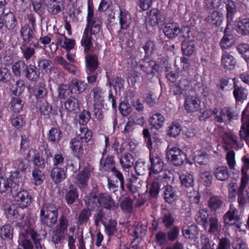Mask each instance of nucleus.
<instances>
[{
	"instance_id": "obj_1",
	"label": "nucleus",
	"mask_w": 249,
	"mask_h": 249,
	"mask_svg": "<svg viewBox=\"0 0 249 249\" xmlns=\"http://www.w3.org/2000/svg\"><path fill=\"white\" fill-rule=\"evenodd\" d=\"M150 165L148 167L149 178L150 180H162L170 179L167 171L164 170V163L160 154L150 152L149 155Z\"/></svg>"
},
{
	"instance_id": "obj_2",
	"label": "nucleus",
	"mask_w": 249,
	"mask_h": 249,
	"mask_svg": "<svg viewBox=\"0 0 249 249\" xmlns=\"http://www.w3.org/2000/svg\"><path fill=\"white\" fill-rule=\"evenodd\" d=\"M11 195L16 202V205H18L20 209H23L29 206L32 201V197L30 193L22 188H15L13 191L10 192Z\"/></svg>"
},
{
	"instance_id": "obj_3",
	"label": "nucleus",
	"mask_w": 249,
	"mask_h": 249,
	"mask_svg": "<svg viewBox=\"0 0 249 249\" xmlns=\"http://www.w3.org/2000/svg\"><path fill=\"white\" fill-rule=\"evenodd\" d=\"M35 19H33L32 22L33 27L25 24L22 27L20 30V35L22 39L21 43L28 44L34 47H38L39 43L36 36V30L34 27Z\"/></svg>"
},
{
	"instance_id": "obj_4",
	"label": "nucleus",
	"mask_w": 249,
	"mask_h": 249,
	"mask_svg": "<svg viewBox=\"0 0 249 249\" xmlns=\"http://www.w3.org/2000/svg\"><path fill=\"white\" fill-rule=\"evenodd\" d=\"M40 149L41 153L35 154L33 158L34 164L37 169H44L48 160L52 157V153L47 143H44Z\"/></svg>"
},
{
	"instance_id": "obj_5",
	"label": "nucleus",
	"mask_w": 249,
	"mask_h": 249,
	"mask_svg": "<svg viewBox=\"0 0 249 249\" xmlns=\"http://www.w3.org/2000/svg\"><path fill=\"white\" fill-rule=\"evenodd\" d=\"M87 21V24L84 30L92 35L99 32L101 28L102 21L99 18L94 16L93 7L90 5H88Z\"/></svg>"
},
{
	"instance_id": "obj_6",
	"label": "nucleus",
	"mask_w": 249,
	"mask_h": 249,
	"mask_svg": "<svg viewBox=\"0 0 249 249\" xmlns=\"http://www.w3.org/2000/svg\"><path fill=\"white\" fill-rule=\"evenodd\" d=\"M111 172L116 179L114 180L110 178H107V186L111 193L117 195L119 193V186L117 184L119 183L122 191H125L124 178L123 174L117 168Z\"/></svg>"
},
{
	"instance_id": "obj_7",
	"label": "nucleus",
	"mask_w": 249,
	"mask_h": 249,
	"mask_svg": "<svg viewBox=\"0 0 249 249\" xmlns=\"http://www.w3.org/2000/svg\"><path fill=\"white\" fill-rule=\"evenodd\" d=\"M183 31H185L188 34L187 36L183 34L182 35L183 37L186 38L189 36L190 29L188 27H184L180 29L179 25L175 22L167 23L165 24L163 28V32L165 36L170 39L175 38Z\"/></svg>"
},
{
	"instance_id": "obj_8",
	"label": "nucleus",
	"mask_w": 249,
	"mask_h": 249,
	"mask_svg": "<svg viewBox=\"0 0 249 249\" xmlns=\"http://www.w3.org/2000/svg\"><path fill=\"white\" fill-rule=\"evenodd\" d=\"M167 157L170 162L175 166H180L186 160L185 154L178 147L169 149L167 152Z\"/></svg>"
},
{
	"instance_id": "obj_9",
	"label": "nucleus",
	"mask_w": 249,
	"mask_h": 249,
	"mask_svg": "<svg viewBox=\"0 0 249 249\" xmlns=\"http://www.w3.org/2000/svg\"><path fill=\"white\" fill-rule=\"evenodd\" d=\"M138 66L142 71L148 75L155 74L158 71L159 67L155 61L150 59L147 56L140 60Z\"/></svg>"
},
{
	"instance_id": "obj_10",
	"label": "nucleus",
	"mask_w": 249,
	"mask_h": 249,
	"mask_svg": "<svg viewBox=\"0 0 249 249\" xmlns=\"http://www.w3.org/2000/svg\"><path fill=\"white\" fill-rule=\"evenodd\" d=\"M90 176L91 170L89 165L85 167L77 174L75 177V183L81 190L87 187Z\"/></svg>"
},
{
	"instance_id": "obj_11",
	"label": "nucleus",
	"mask_w": 249,
	"mask_h": 249,
	"mask_svg": "<svg viewBox=\"0 0 249 249\" xmlns=\"http://www.w3.org/2000/svg\"><path fill=\"white\" fill-rule=\"evenodd\" d=\"M48 12L52 15L60 13L64 8V0H43Z\"/></svg>"
},
{
	"instance_id": "obj_12",
	"label": "nucleus",
	"mask_w": 249,
	"mask_h": 249,
	"mask_svg": "<svg viewBox=\"0 0 249 249\" xmlns=\"http://www.w3.org/2000/svg\"><path fill=\"white\" fill-rule=\"evenodd\" d=\"M222 139L225 144L224 147L226 150L231 148L238 149L241 147L238 143L237 136L231 132L224 133Z\"/></svg>"
},
{
	"instance_id": "obj_13",
	"label": "nucleus",
	"mask_w": 249,
	"mask_h": 249,
	"mask_svg": "<svg viewBox=\"0 0 249 249\" xmlns=\"http://www.w3.org/2000/svg\"><path fill=\"white\" fill-rule=\"evenodd\" d=\"M85 55L86 66L88 71L93 72L98 70H101L97 54L89 52L85 53Z\"/></svg>"
},
{
	"instance_id": "obj_14",
	"label": "nucleus",
	"mask_w": 249,
	"mask_h": 249,
	"mask_svg": "<svg viewBox=\"0 0 249 249\" xmlns=\"http://www.w3.org/2000/svg\"><path fill=\"white\" fill-rule=\"evenodd\" d=\"M64 107L65 109L64 110H59L62 117L64 115L65 110L67 112L77 113L80 109L79 100L73 96H71L69 99L65 102Z\"/></svg>"
},
{
	"instance_id": "obj_15",
	"label": "nucleus",
	"mask_w": 249,
	"mask_h": 249,
	"mask_svg": "<svg viewBox=\"0 0 249 249\" xmlns=\"http://www.w3.org/2000/svg\"><path fill=\"white\" fill-rule=\"evenodd\" d=\"M69 145L73 155L80 159L84 155V147L85 146V144L82 142L79 139L74 138L71 139Z\"/></svg>"
},
{
	"instance_id": "obj_16",
	"label": "nucleus",
	"mask_w": 249,
	"mask_h": 249,
	"mask_svg": "<svg viewBox=\"0 0 249 249\" xmlns=\"http://www.w3.org/2000/svg\"><path fill=\"white\" fill-rule=\"evenodd\" d=\"M238 211L234 208H230L229 210L223 216L224 222L226 225H237L238 228H240L239 226L240 223V217L238 215Z\"/></svg>"
},
{
	"instance_id": "obj_17",
	"label": "nucleus",
	"mask_w": 249,
	"mask_h": 249,
	"mask_svg": "<svg viewBox=\"0 0 249 249\" xmlns=\"http://www.w3.org/2000/svg\"><path fill=\"white\" fill-rule=\"evenodd\" d=\"M100 207L107 210H114L117 206L111 196L108 193H100L99 194Z\"/></svg>"
},
{
	"instance_id": "obj_18",
	"label": "nucleus",
	"mask_w": 249,
	"mask_h": 249,
	"mask_svg": "<svg viewBox=\"0 0 249 249\" xmlns=\"http://www.w3.org/2000/svg\"><path fill=\"white\" fill-rule=\"evenodd\" d=\"M104 226L105 227V232L108 237V241H109L113 236H115L118 239L121 238V234L118 233V229L117 228V222L116 220L110 219L108 222L104 224Z\"/></svg>"
},
{
	"instance_id": "obj_19",
	"label": "nucleus",
	"mask_w": 249,
	"mask_h": 249,
	"mask_svg": "<svg viewBox=\"0 0 249 249\" xmlns=\"http://www.w3.org/2000/svg\"><path fill=\"white\" fill-rule=\"evenodd\" d=\"M67 168L61 167H54L51 171V177L53 181L55 184L61 182L62 180L65 179L67 177L66 172Z\"/></svg>"
},
{
	"instance_id": "obj_20",
	"label": "nucleus",
	"mask_w": 249,
	"mask_h": 249,
	"mask_svg": "<svg viewBox=\"0 0 249 249\" xmlns=\"http://www.w3.org/2000/svg\"><path fill=\"white\" fill-rule=\"evenodd\" d=\"M119 18L120 29L126 30L132 21L130 14L125 9L120 8Z\"/></svg>"
},
{
	"instance_id": "obj_21",
	"label": "nucleus",
	"mask_w": 249,
	"mask_h": 249,
	"mask_svg": "<svg viewBox=\"0 0 249 249\" xmlns=\"http://www.w3.org/2000/svg\"><path fill=\"white\" fill-rule=\"evenodd\" d=\"M40 71L35 65L29 64L25 71V77L29 81H36L39 78Z\"/></svg>"
},
{
	"instance_id": "obj_22",
	"label": "nucleus",
	"mask_w": 249,
	"mask_h": 249,
	"mask_svg": "<svg viewBox=\"0 0 249 249\" xmlns=\"http://www.w3.org/2000/svg\"><path fill=\"white\" fill-rule=\"evenodd\" d=\"M2 14V18L3 20L4 26L9 30H13L16 27L18 21L15 17V14L11 12H9L6 14L1 12Z\"/></svg>"
},
{
	"instance_id": "obj_23",
	"label": "nucleus",
	"mask_w": 249,
	"mask_h": 249,
	"mask_svg": "<svg viewBox=\"0 0 249 249\" xmlns=\"http://www.w3.org/2000/svg\"><path fill=\"white\" fill-rule=\"evenodd\" d=\"M91 35L92 34L84 30L81 40V44L82 46L84 47L85 53L93 52V45L92 41Z\"/></svg>"
},
{
	"instance_id": "obj_24",
	"label": "nucleus",
	"mask_w": 249,
	"mask_h": 249,
	"mask_svg": "<svg viewBox=\"0 0 249 249\" xmlns=\"http://www.w3.org/2000/svg\"><path fill=\"white\" fill-rule=\"evenodd\" d=\"M22 176L18 171H16L11 173L9 177L10 185V192L13 191L14 188L17 187L18 190L22 188Z\"/></svg>"
},
{
	"instance_id": "obj_25",
	"label": "nucleus",
	"mask_w": 249,
	"mask_h": 249,
	"mask_svg": "<svg viewBox=\"0 0 249 249\" xmlns=\"http://www.w3.org/2000/svg\"><path fill=\"white\" fill-rule=\"evenodd\" d=\"M84 200L88 209L95 210L100 207L99 195L97 196L94 192L90 193L85 196Z\"/></svg>"
},
{
	"instance_id": "obj_26",
	"label": "nucleus",
	"mask_w": 249,
	"mask_h": 249,
	"mask_svg": "<svg viewBox=\"0 0 249 249\" xmlns=\"http://www.w3.org/2000/svg\"><path fill=\"white\" fill-rule=\"evenodd\" d=\"M200 101L198 99L193 97H187L185 102V108L187 112H194L199 110Z\"/></svg>"
},
{
	"instance_id": "obj_27",
	"label": "nucleus",
	"mask_w": 249,
	"mask_h": 249,
	"mask_svg": "<svg viewBox=\"0 0 249 249\" xmlns=\"http://www.w3.org/2000/svg\"><path fill=\"white\" fill-rule=\"evenodd\" d=\"M208 224L203 227L206 229L209 227L208 232L211 234H216L221 230V225L218 219L214 216H211L207 222Z\"/></svg>"
},
{
	"instance_id": "obj_28",
	"label": "nucleus",
	"mask_w": 249,
	"mask_h": 249,
	"mask_svg": "<svg viewBox=\"0 0 249 249\" xmlns=\"http://www.w3.org/2000/svg\"><path fill=\"white\" fill-rule=\"evenodd\" d=\"M47 89L44 84L39 83L35 86L34 93L37 102L39 101L43 102L44 100H46L45 97L47 96Z\"/></svg>"
},
{
	"instance_id": "obj_29",
	"label": "nucleus",
	"mask_w": 249,
	"mask_h": 249,
	"mask_svg": "<svg viewBox=\"0 0 249 249\" xmlns=\"http://www.w3.org/2000/svg\"><path fill=\"white\" fill-rule=\"evenodd\" d=\"M229 25L224 30V35L221 40L220 45L222 50H225L231 47L234 41L233 36L229 33Z\"/></svg>"
},
{
	"instance_id": "obj_30",
	"label": "nucleus",
	"mask_w": 249,
	"mask_h": 249,
	"mask_svg": "<svg viewBox=\"0 0 249 249\" xmlns=\"http://www.w3.org/2000/svg\"><path fill=\"white\" fill-rule=\"evenodd\" d=\"M114 157L112 155H108L104 161L103 158L100 160V164L102 169L106 172H112L116 169L115 162L114 160Z\"/></svg>"
},
{
	"instance_id": "obj_31",
	"label": "nucleus",
	"mask_w": 249,
	"mask_h": 249,
	"mask_svg": "<svg viewBox=\"0 0 249 249\" xmlns=\"http://www.w3.org/2000/svg\"><path fill=\"white\" fill-rule=\"evenodd\" d=\"M236 64L235 58L229 53H224L221 57V65L225 69H233Z\"/></svg>"
},
{
	"instance_id": "obj_32",
	"label": "nucleus",
	"mask_w": 249,
	"mask_h": 249,
	"mask_svg": "<svg viewBox=\"0 0 249 249\" xmlns=\"http://www.w3.org/2000/svg\"><path fill=\"white\" fill-rule=\"evenodd\" d=\"M69 85L71 89V91L76 94L83 92L87 86L86 83L78 79H73L70 83Z\"/></svg>"
},
{
	"instance_id": "obj_33",
	"label": "nucleus",
	"mask_w": 249,
	"mask_h": 249,
	"mask_svg": "<svg viewBox=\"0 0 249 249\" xmlns=\"http://www.w3.org/2000/svg\"><path fill=\"white\" fill-rule=\"evenodd\" d=\"M33 46H29L27 44L21 43L20 50L22 54V57L26 61L30 60L34 57L35 54V49Z\"/></svg>"
},
{
	"instance_id": "obj_34",
	"label": "nucleus",
	"mask_w": 249,
	"mask_h": 249,
	"mask_svg": "<svg viewBox=\"0 0 249 249\" xmlns=\"http://www.w3.org/2000/svg\"><path fill=\"white\" fill-rule=\"evenodd\" d=\"M215 178L220 181L227 180L230 177V173L226 166H220L215 168L213 172Z\"/></svg>"
},
{
	"instance_id": "obj_35",
	"label": "nucleus",
	"mask_w": 249,
	"mask_h": 249,
	"mask_svg": "<svg viewBox=\"0 0 249 249\" xmlns=\"http://www.w3.org/2000/svg\"><path fill=\"white\" fill-rule=\"evenodd\" d=\"M242 125L241 129L246 127V130L245 132L240 131V137L242 139L245 140L247 143L249 142V115L244 113H242Z\"/></svg>"
},
{
	"instance_id": "obj_36",
	"label": "nucleus",
	"mask_w": 249,
	"mask_h": 249,
	"mask_svg": "<svg viewBox=\"0 0 249 249\" xmlns=\"http://www.w3.org/2000/svg\"><path fill=\"white\" fill-rule=\"evenodd\" d=\"M161 223L166 228L173 226L175 218L173 214L169 211L163 210L162 212Z\"/></svg>"
},
{
	"instance_id": "obj_37",
	"label": "nucleus",
	"mask_w": 249,
	"mask_h": 249,
	"mask_svg": "<svg viewBox=\"0 0 249 249\" xmlns=\"http://www.w3.org/2000/svg\"><path fill=\"white\" fill-rule=\"evenodd\" d=\"M165 121V118L160 113L153 114L149 119V122L151 127L156 129L160 128Z\"/></svg>"
},
{
	"instance_id": "obj_38",
	"label": "nucleus",
	"mask_w": 249,
	"mask_h": 249,
	"mask_svg": "<svg viewBox=\"0 0 249 249\" xmlns=\"http://www.w3.org/2000/svg\"><path fill=\"white\" fill-rule=\"evenodd\" d=\"M226 10L227 25H229L232 22L234 15L236 13V3L231 0H228L226 4Z\"/></svg>"
},
{
	"instance_id": "obj_39",
	"label": "nucleus",
	"mask_w": 249,
	"mask_h": 249,
	"mask_svg": "<svg viewBox=\"0 0 249 249\" xmlns=\"http://www.w3.org/2000/svg\"><path fill=\"white\" fill-rule=\"evenodd\" d=\"M134 162L133 156L129 153L124 152L123 156L119 157V162L123 168H130L133 165Z\"/></svg>"
},
{
	"instance_id": "obj_40",
	"label": "nucleus",
	"mask_w": 249,
	"mask_h": 249,
	"mask_svg": "<svg viewBox=\"0 0 249 249\" xmlns=\"http://www.w3.org/2000/svg\"><path fill=\"white\" fill-rule=\"evenodd\" d=\"M58 216L40 214V220L42 225L48 228L54 226L57 220Z\"/></svg>"
},
{
	"instance_id": "obj_41",
	"label": "nucleus",
	"mask_w": 249,
	"mask_h": 249,
	"mask_svg": "<svg viewBox=\"0 0 249 249\" xmlns=\"http://www.w3.org/2000/svg\"><path fill=\"white\" fill-rule=\"evenodd\" d=\"M210 217L208 211L200 209L196 212L195 219L198 224L202 225L204 227L208 224L207 222Z\"/></svg>"
},
{
	"instance_id": "obj_42",
	"label": "nucleus",
	"mask_w": 249,
	"mask_h": 249,
	"mask_svg": "<svg viewBox=\"0 0 249 249\" xmlns=\"http://www.w3.org/2000/svg\"><path fill=\"white\" fill-rule=\"evenodd\" d=\"M195 48V44L193 40L185 39L181 43V51L185 55H191L193 53Z\"/></svg>"
},
{
	"instance_id": "obj_43",
	"label": "nucleus",
	"mask_w": 249,
	"mask_h": 249,
	"mask_svg": "<svg viewBox=\"0 0 249 249\" xmlns=\"http://www.w3.org/2000/svg\"><path fill=\"white\" fill-rule=\"evenodd\" d=\"M40 214L58 216V209L54 204L45 203L42 206Z\"/></svg>"
},
{
	"instance_id": "obj_44",
	"label": "nucleus",
	"mask_w": 249,
	"mask_h": 249,
	"mask_svg": "<svg viewBox=\"0 0 249 249\" xmlns=\"http://www.w3.org/2000/svg\"><path fill=\"white\" fill-rule=\"evenodd\" d=\"M14 228L10 224H6L0 229V236L1 239L10 241L13 236Z\"/></svg>"
},
{
	"instance_id": "obj_45",
	"label": "nucleus",
	"mask_w": 249,
	"mask_h": 249,
	"mask_svg": "<svg viewBox=\"0 0 249 249\" xmlns=\"http://www.w3.org/2000/svg\"><path fill=\"white\" fill-rule=\"evenodd\" d=\"M58 97L61 99H65L71 96L73 93L69 84H62L57 88Z\"/></svg>"
},
{
	"instance_id": "obj_46",
	"label": "nucleus",
	"mask_w": 249,
	"mask_h": 249,
	"mask_svg": "<svg viewBox=\"0 0 249 249\" xmlns=\"http://www.w3.org/2000/svg\"><path fill=\"white\" fill-rule=\"evenodd\" d=\"M25 86L23 80H19L13 83H10V89L11 92L15 95H19L25 89Z\"/></svg>"
},
{
	"instance_id": "obj_47",
	"label": "nucleus",
	"mask_w": 249,
	"mask_h": 249,
	"mask_svg": "<svg viewBox=\"0 0 249 249\" xmlns=\"http://www.w3.org/2000/svg\"><path fill=\"white\" fill-rule=\"evenodd\" d=\"M5 211L8 214L15 217V219L17 220H19L21 222L22 221L24 216L23 213H19V210L17 208L16 205L14 204L5 206Z\"/></svg>"
},
{
	"instance_id": "obj_48",
	"label": "nucleus",
	"mask_w": 249,
	"mask_h": 249,
	"mask_svg": "<svg viewBox=\"0 0 249 249\" xmlns=\"http://www.w3.org/2000/svg\"><path fill=\"white\" fill-rule=\"evenodd\" d=\"M208 21L216 26H220L223 20V14L217 11H213L210 16L206 18Z\"/></svg>"
},
{
	"instance_id": "obj_49",
	"label": "nucleus",
	"mask_w": 249,
	"mask_h": 249,
	"mask_svg": "<svg viewBox=\"0 0 249 249\" xmlns=\"http://www.w3.org/2000/svg\"><path fill=\"white\" fill-rule=\"evenodd\" d=\"M179 178L181 185L185 188L193 187L195 184L194 177L190 173H186L181 174Z\"/></svg>"
},
{
	"instance_id": "obj_50",
	"label": "nucleus",
	"mask_w": 249,
	"mask_h": 249,
	"mask_svg": "<svg viewBox=\"0 0 249 249\" xmlns=\"http://www.w3.org/2000/svg\"><path fill=\"white\" fill-rule=\"evenodd\" d=\"M237 32L242 35H249V18H244L237 24Z\"/></svg>"
},
{
	"instance_id": "obj_51",
	"label": "nucleus",
	"mask_w": 249,
	"mask_h": 249,
	"mask_svg": "<svg viewBox=\"0 0 249 249\" xmlns=\"http://www.w3.org/2000/svg\"><path fill=\"white\" fill-rule=\"evenodd\" d=\"M27 66L24 61L19 60L12 66V71L15 76H20L21 72L24 75Z\"/></svg>"
},
{
	"instance_id": "obj_52",
	"label": "nucleus",
	"mask_w": 249,
	"mask_h": 249,
	"mask_svg": "<svg viewBox=\"0 0 249 249\" xmlns=\"http://www.w3.org/2000/svg\"><path fill=\"white\" fill-rule=\"evenodd\" d=\"M177 195L176 191L171 185H167L165 187L164 192V198L166 202L171 203L176 199Z\"/></svg>"
},
{
	"instance_id": "obj_53",
	"label": "nucleus",
	"mask_w": 249,
	"mask_h": 249,
	"mask_svg": "<svg viewBox=\"0 0 249 249\" xmlns=\"http://www.w3.org/2000/svg\"><path fill=\"white\" fill-rule=\"evenodd\" d=\"M62 132L57 127L52 128L47 135L48 139L53 142H58L62 138Z\"/></svg>"
},
{
	"instance_id": "obj_54",
	"label": "nucleus",
	"mask_w": 249,
	"mask_h": 249,
	"mask_svg": "<svg viewBox=\"0 0 249 249\" xmlns=\"http://www.w3.org/2000/svg\"><path fill=\"white\" fill-rule=\"evenodd\" d=\"M149 183V193L151 197L156 198L160 192V185L158 180H150L148 178Z\"/></svg>"
},
{
	"instance_id": "obj_55",
	"label": "nucleus",
	"mask_w": 249,
	"mask_h": 249,
	"mask_svg": "<svg viewBox=\"0 0 249 249\" xmlns=\"http://www.w3.org/2000/svg\"><path fill=\"white\" fill-rule=\"evenodd\" d=\"M223 204V200L218 196H213L208 200V207L212 211H216L220 208Z\"/></svg>"
},
{
	"instance_id": "obj_56",
	"label": "nucleus",
	"mask_w": 249,
	"mask_h": 249,
	"mask_svg": "<svg viewBox=\"0 0 249 249\" xmlns=\"http://www.w3.org/2000/svg\"><path fill=\"white\" fill-rule=\"evenodd\" d=\"M79 194L76 189H71L68 190L65 196V200L68 205L73 204L78 198Z\"/></svg>"
},
{
	"instance_id": "obj_57",
	"label": "nucleus",
	"mask_w": 249,
	"mask_h": 249,
	"mask_svg": "<svg viewBox=\"0 0 249 249\" xmlns=\"http://www.w3.org/2000/svg\"><path fill=\"white\" fill-rule=\"evenodd\" d=\"M80 130V133L76 138L79 139L83 143H88L92 137L91 131L86 127H81Z\"/></svg>"
},
{
	"instance_id": "obj_58",
	"label": "nucleus",
	"mask_w": 249,
	"mask_h": 249,
	"mask_svg": "<svg viewBox=\"0 0 249 249\" xmlns=\"http://www.w3.org/2000/svg\"><path fill=\"white\" fill-rule=\"evenodd\" d=\"M90 215L91 212L89 209H83L79 214L77 224L82 225L87 223L89 220Z\"/></svg>"
},
{
	"instance_id": "obj_59",
	"label": "nucleus",
	"mask_w": 249,
	"mask_h": 249,
	"mask_svg": "<svg viewBox=\"0 0 249 249\" xmlns=\"http://www.w3.org/2000/svg\"><path fill=\"white\" fill-rule=\"evenodd\" d=\"M169 228L166 233L167 239L170 242H174L179 236V228L177 226H173Z\"/></svg>"
},
{
	"instance_id": "obj_60",
	"label": "nucleus",
	"mask_w": 249,
	"mask_h": 249,
	"mask_svg": "<svg viewBox=\"0 0 249 249\" xmlns=\"http://www.w3.org/2000/svg\"><path fill=\"white\" fill-rule=\"evenodd\" d=\"M69 225V220L67 216L65 214H62L58 219V223L57 226L56 230L65 233L67 231V227Z\"/></svg>"
},
{
	"instance_id": "obj_61",
	"label": "nucleus",
	"mask_w": 249,
	"mask_h": 249,
	"mask_svg": "<svg viewBox=\"0 0 249 249\" xmlns=\"http://www.w3.org/2000/svg\"><path fill=\"white\" fill-rule=\"evenodd\" d=\"M122 210L126 213H129L133 210V201L129 197H125L120 204Z\"/></svg>"
},
{
	"instance_id": "obj_62",
	"label": "nucleus",
	"mask_w": 249,
	"mask_h": 249,
	"mask_svg": "<svg viewBox=\"0 0 249 249\" xmlns=\"http://www.w3.org/2000/svg\"><path fill=\"white\" fill-rule=\"evenodd\" d=\"M94 103H103V92L102 89L98 87L94 88L92 90Z\"/></svg>"
},
{
	"instance_id": "obj_63",
	"label": "nucleus",
	"mask_w": 249,
	"mask_h": 249,
	"mask_svg": "<svg viewBox=\"0 0 249 249\" xmlns=\"http://www.w3.org/2000/svg\"><path fill=\"white\" fill-rule=\"evenodd\" d=\"M54 61L69 71L71 72L75 71V67L73 65L67 62L63 57L57 56L54 58Z\"/></svg>"
},
{
	"instance_id": "obj_64",
	"label": "nucleus",
	"mask_w": 249,
	"mask_h": 249,
	"mask_svg": "<svg viewBox=\"0 0 249 249\" xmlns=\"http://www.w3.org/2000/svg\"><path fill=\"white\" fill-rule=\"evenodd\" d=\"M32 176L34 182L36 185H40L45 178L43 172L37 168H36L33 171Z\"/></svg>"
}]
</instances>
